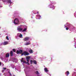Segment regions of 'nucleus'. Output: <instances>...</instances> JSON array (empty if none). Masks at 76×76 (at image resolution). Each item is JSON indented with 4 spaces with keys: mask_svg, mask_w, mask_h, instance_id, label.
Segmentation results:
<instances>
[{
    "mask_svg": "<svg viewBox=\"0 0 76 76\" xmlns=\"http://www.w3.org/2000/svg\"><path fill=\"white\" fill-rule=\"evenodd\" d=\"M66 30H68V29H69V28H68V27L66 28Z\"/></svg>",
    "mask_w": 76,
    "mask_h": 76,
    "instance_id": "c756f323",
    "label": "nucleus"
},
{
    "mask_svg": "<svg viewBox=\"0 0 76 76\" xmlns=\"http://www.w3.org/2000/svg\"><path fill=\"white\" fill-rule=\"evenodd\" d=\"M23 54H24V56H28V55H29V53H28V52L26 51H25L24 52V53H22L21 54V56H23Z\"/></svg>",
    "mask_w": 76,
    "mask_h": 76,
    "instance_id": "20e7f679",
    "label": "nucleus"
},
{
    "mask_svg": "<svg viewBox=\"0 0 76 76\" xmlns=\"http://www.w3.org/2000/svg\"><path fill=\"white\" fill-rule=\"evenodd\" d=\"M39 13H38V12H37V14H38Z\"/></svg>",
    "mask_w": 76,
    "mask_h": 76,
    "instance_id": "4c0bfd02",
    "label": "nucleus"
},
{
    "mask_svg": "<svg viewBox=\"0 0 76 76\" xmlns=\"http://www.w3.org/2000/svg\"><path fill=\"white\" fill-rule=\"evenodd\" d=\"M74 16L75 18H76V12L74 13Z\"/></svg>",
    "mask_w": 76,
    "mask_h": 76,
    "instance_id": "bb28decb",
    "label": "nucleus"
},
{
    "mask_svg": "<svg viewBox=\"0 0 76 76\" xmlns=\"http://www.w3.org/2000/svg\"><path fill=\"white\" fill-rule=\"evenodd\" d=\"M32 15H33L32 14Z\"/></svg>",
    "mask_w": 76,
    "mask_h": 76,
    "instance_id": "49530a36",
    "label": "nucleus"
},
{
    "mask_svg": "<svg viewBox=\"0 0 76 76\" xmlns=\"http://www.w3.org/2000/svg\"><path fill=\"white\" fill-rule=\"evenodd\" d=\"M22 29H23L22 28H21L18 27L17 28V30L18 31H19V32H21V31H22Z\"/></svg>",
    "mask_w": 76,
    "mask_h": 76,
    "instance_id": "f8f14e48",
    "label": "nucleus"
},
{
    "mask_svg": "<svg viewBox=\"0 0 76 76\" xmlns=\"http://www.w3.org/2000/svg\"><path fill=\"white\" fill-rule=\"evenodd\" d=\"M19 37L20 38H22V34L20 33H18L17 34V36H16V39H18V38H19Z\"/></svg>",
    "mask_w": 76,
    "mask_h": 76,
    "instance_id": "7ed1b4c3",
    "label": "nucleus"
},
{
    "mask_svg": "<svg viewBox=\"0 0 76 76\" xmlns=\"http://www.w3.org/2000/svg\"><path fill=\"white\" fill-rule=\"evenodd\" d=\"M50 7V8H51V9H54L55 8H54V7L53 5H52L51 4H50L49 5Z\"/></svg>",
    "mask_w": 76,
    "mask_h": 76,
    "instance_id": "ddd939ff",
    "label": "nucleus"
},
{
    "mask_svg": "<svg viewBox=\"0 0 76 76\" xmlns=\"http://www.w3.org/2000/svg\"><path fill=\"white\" fill-rule=\"evenodd\" d=\"M0 76H1V74L0 73Z\"/></svg>",
    "mask_w": 76,
    "mask_h": 76,
    "instance_id": "79ce46f5",
    "label": "nucleus"
},
{
    "mask_svg": "<svg viewBox=\"0 0 76 76\" xmlns=\"http://www.w3.org/2000/svg\"><path fill=\"white\" fill-rule=\"evenodd\" d=\"M2 1L4 3L6 2L8 3H10V4H12V3L11 1V0H2Z\"/></svg>",
    "mask_w": 76,
    "mask_h": 76,
    "instance_id": "f03ea898",
    "label": "nucleus"
},
{
    "mask_svg": "<svg viewBox=\"0 0 76 76\" xmlns=\"http://www.w3.org/2000/svg\"><path fill=\"white\" fill-rule=\"evenodd\" d=\"M26 63H28V61H27Z\"/></svg>",
    "mask_w": 76,
    "mask_h": 76,
    "instance_id": "e433bc0d",
    "label": "nucleus"
},
{
    "mask_svg": "<svg viewBox=\"0 0 76 76\" xmlns=\"http://www.w3.org/2000/svg\"><path fill=\"white\" fill-rule=\"evenodd\" d=\"M15 70H16V68H15Z\"/></svg>",
    "mask_w": 76,
    "mask_h": 76,
    "instance_id": "58836bf2",
    "label": "nucleus"
},
{
    "mask_svg": "<svg viewBox=\"0 0 76 76\" xmlns=\"http://www.w3.org/2000/svg\"><path fill=\"white\" fill-rule=\"evenodd\" d=\"M21 62L22 63H23V64L24 63H25L26 64H27V63H26L25 61H23V58H22L21 60Z\"/></svg>",
    "mask_w": 76,
    "mask_h": 76,
    "instance_id": "1a4fd4ad",
    "label": "nucleus"
},
{
    "mask_svg": "<svg viewBox=\"0 0 76 76\" xmlns=\"http://www.w3.org/2000/svg\"><path fill=\"white\" fill-rule=\"evenodd\" d=\"M74 39H75V38H74Z\"/></svg>",
    "mask_w": 76,
    "mask_h": 76,
    "instance_id": "de8ad7c7",
    "label": "nucleus"
},
{
    "mask_svg": "<svg viewBox=\"0 0 76 76\" xmlns=\"http://www.w3.org/2000/svg\"><path fill=\"white\" fill-rule=\"evenodd\" d=\"M19 21L18 18H15L14 21V23L15 25L19 24Z\"/></svg>",
    "mask_w": 76,
    "mask_h": 76,
    "instance_id": "f257e3e1",
    "label": "nucleus"
},
{
    "mask_svg": "<svg viewBox=\"0 0 76 76\" xmlns=\"http://www.w3.org/2000/svg\"><path fill=\"white\" fill-rule=\"evenodd\" d=\"M4 75H5V73H4Z\"/></svg>",
    "mask_w": 76,
    "mask_h": 76,
    "instance_id": "a18cd8bd",
    "label": "nucleus"
},
{
    "mask_svg": "<svg viewBox=\"0 0 76 76\" xmlns=\"http://www.w3.org/2000/svg\"><path fill=\"white\" fill-rule=\"evenodd\" d=\"M9 44V42L7 41H6L5 42H4L2 43L3 45H7Z\"/></svg>",
    "mask_w": 76,
    "mask_h": 76,
    "instance_id": "9d476101",
    "label": "nucleus"
},
{
    "mask_svg": "<svg viewBox=\"0 0 76 76\" xmlns=\"http://www.w3.org/2000/svg\"><path fill=\"white\" fill-rule=\"evenodd\" d=\"M64 28H66V25H64Z\"/></svg>",
    "mask_w": 76,
    "mask_h": 76,
    "instance_id": "72a5a7b5",
    "label": "nucleus"
},
{
    "mask_svg": "<svg viewBox=\"0 0 76 76\" xmlns=\"http://www.w3.org/2000/svg\"><path fill=\"white\" fill-rule=\"evenodd\" d=\"M0 7H2V6H1V4H0Z\"/></svg>",
    "mask_w": 76,
    "mask_h": 76,
    "instance_id": "7c9ffc66",
    "label": "nucleus"
},
{
    "mask_svg": "<svg viewBox=\"0 0 76 76\" xmlns=\"http://www.w3.org/2000/svg\"><path fill=\"white\" fill-rule=\"evenodd\" d=\"M6 38L7 39V40H9V37L7 36L6 37Z\"/></svg>",
    "mask_w": 76,
    "mask_h": 76,
    "instance_id": "a878e982",
    "label": "nucleus"
},
{
    "mask_svg": "<svg viewBox=\"0 0 76 76\" xmlns=\"http://www.w3.org/2000/svg\"><path fill=\"white\" fill-rule=\"evenodd\" d=\"M36 73L38 76H41V75H39V72H38V71H36Z\"/></svg>",
    "mask_w": 76,
    "mask_h": 76,
    "instance_id": "aec40b11",
    "label": "nucleus"
},
{
    "mask_svg": "<svg viewBox=\"0 0 76 76\" xmlns=\"http://www.w3.org/2000/svg\"><path fill=\"white\" fill-rule=\"evenodd\" d=\"M30 62H31V64H32V63H34V64H37V61L35 60H34V61L31 60L30 61Z\"/></svg>",
    "mask_w": 76,
    "mask_h": 76,
    "instance_id": "423d86ee",
    "label": "nucleus"
},
{
    "mask_svg": "<svg viewBox=\"0 0 76 76\" xmlns=\"http://www.w3.org/2000/svg\"><path fill=\"white\" fill-rule=\"evenodd\" d=\"M31 58L30 56H29L26 57V61H29V60L30 58Z\"/></svg>",
    "mask_w": 76,
    "mask_h": 76,
    "instance_id": "4468645a",
    "label": "nucleus"
},
{
    "mask_svg": "<svg viewBox=\"0 0 76 76\" xmlns=\"http://www.w3.org/2000/svg\"><path fill=\"white\" fill-rule=\"evenodd\" d=\"M4 70L3 69V70H2V73H4Z\"/></svg>",
    "mask_w": 76,
    "mask_h": 76,
    "instance_id": "c85d7f7f",
    "label": "nucleus"
},
{
    "mask_svg": "<svg viewBox=\"0 0 76 76\" xmlns=\"http://www.w3.org/2000/svg\"><path fill=\"white\" fill-rule=\"evenodd\" d=\"M44 71H45L46 72H48V70L46 68H44Z\"/></svg>",
    "mask_w": 76,
    "mask_h": 76,
    "instance_id": "6ab92c4d",
    "label": "nucleus"
},
{
    "mask_svg": "<svg viewBox=\"0 0 76 76\" xmlns=\"http://www.w3.org/2000/svg\"><path fill=\"white\" fill-rule=\"evenodd\" d=\"M76 74V72H73L72 74V76H74V75H75Z\"/></svg>",
    "mask_w": 76,
    "mask_h": 76,
    "instance_id": "393cba45",
    "label": "nucleus"
},
{
    "mask_svg": "<svg viewBox=\"0 0 76 76\" xmlns=\"http://www.w3.org/2000/svg\"><path fill=\"white\" fill-rule=\"evenodd\" d=\"M73 28L74 29H75V27H73Z\"/></svg>",
    "mask_w": 76,
    "mask_h": 76,
    "instance_id": "a19ab883",
    "label": "nucleus"
},
{
    "mask_svg": "<svg viewBox=\"0 0 76 76\" xmlns=\"http://www.w3.org/2000/svg\"><path fill=\"white\" fill-rule=\"evenodd\" d=\"M13 51H11L10 52V56H13Z\"/></svg>",
    "mask_w": 76,
    "mask_h": 76,
    "instance_id": "f3484780",
    "label": "nucleus"
},
{
    "mask_svg": "<svg viewBox=\"0 0 76 76\" xmlns=\"http://www.w3.org/2000/svg\"><path fill=\"white\" fill-rule=\"evenodd\" d=\"M30 45V43L29 42H27L25 44L26 45Z\"/></svg>",
    "mask_w": 76,
    "mask_h": 76,
    "instance_id": "5701e85b",
    "label": "nucleus"
},
{
    "mask_svg": "<svg viewBox=\"0 0 76 76\" xmlns=\"http://www.w3.org/2000/svg\"><path fill=\"white\" fill-rule=\"evenodd\" d=\"M39 17H41V16L40 15H38L36 16V18L37 19H40V18H39Z\"/></svg>",
    "mask_w": 76,
    "mask_h": 76,
    "instance_id": "9b49d317",
    "label": "nucleus"
},
{
    "mask_svg": "<svg viewBox=\"0 0 76 76\" xmlns=\"http://www.w3.org/2000/svg\"><path fill=\"white\" fill-rule=\"evenodd\" d=\"M75 45H74V46H75Z\"/></svg>",
    "mask_w": 76,
    "mask_h": 76,
    "instance_id": "09e8293b",
    "label": "nucleus"
},
{
    "mask_svg": "<svg viewBox=\"0 0 76 76\" xmlns=\"http://www.w3.org/2000/svg\"><path fill=\"white\" fill-rule=\"evenodd\" d=\"M3 69H4L5 70H6V68H4Z\"/></svg>",
    "mask_w": 76,
    "mask_h": 76,
    "instance_id": "2f4dec72",
    "label": "nucleus"
},
{
    "mask_svg": "<svg viewBox=\"0 0 76 76\" xmlns=\"http://www.w3.org/2000/svg\"><path fill=\"white\" fill-rule=\"evenodd\" d=\"M1 62H0V65H1Z\"/></svg>",
    "mask_w": 76,
    "mask_h": 76,
    "instance_id": "c9c22d12",
    "label": "nucleus"
},
{
    "mask_svg": "<svg viewBox=\"0 0 76 76\" xmlns=\"http://www.w3.org/2000/svg\"><path fill=\"white\" fill-rule=\"evenodd\" d=\"M10 56V54L9 53H8L6 55V57L7 58V57H9Z\"/></svg>",
    "mask_w": 76,
    "mask_h": 76,
    "instance_id": "dca6fc26",
    "label": "nucleus"
},
{
    "mask_svg": "<svg viewBox=\"0 0 76 76\" xmlns=\"http://www.w3.org/2000/svg\"><path fill=\"white\" fill-rule=\"evenodd\" d=\"M27 64L28 65L29 64V62H28V63H27Z\"/></svg>",
    "mask_w": 76,
    "mask_h": 76,
    "instance_id": "f704fd0d",
    "label": "nucleus"
},
{
    "mask_svg": "<svg viewBox=\"0 0 76 76\" xmlns=\"http://www.w3.org/2000/svg\"><path fill=\"white\" fill-rule=\"evenodd\" d=\"M26 30H27V28H25L24 29L22 30V32H25Z\"/></svg>",
    "mask_w": 76,
    "mask_h": 76,
    "instance_id": "a211bd4d",
    "label": "nucleus"
},
{
    "mask_svg": "<svg viewBox=\"0 0 76 76\" xmlns=\"http://www.w3.org/2000/svg\"><path fill=\"white\" fill-rule=\"evenodd\" d=\"M31 13H33L34 14H37V11L36 10H34L31 12Z\"/></svg>",
    "mask_w": 76,
    "mask_h": 76,
    "instance_id": "2eb2a0df",
    "label": "nucleus"
},
{
    "mask_svg": "<svg viewBox=\"0 0 76 76\" xmlns=\"http://www.w3.org/2000/svg\"><path fill=\"white\" fill-rule=\"evenodd\" d=\"M13 52H15V51H16V50H15V49H13Z\"/></svg>",
    "mask_w": 76,
    "mask_h": 76,
    "instance_id": "cd10ccee",
    "label": "nucleus"
},
{
    "mask_svg": "<svg viewBox=\"0 0 76 76\" xmlns=\"http://www.w3.org/2000/svg\"><path fill=\"white\" fill-rule=\"evenodd\" d=\"M70 73H69V71H67L66 72H65V74L66 75H67V76H68V75H69V74Z\"/></svg>",
    "mask_w": 76,
    "mask_h": 76,
    "instance_id": "412c9836",
    "label": "nucleus"
},
{
    "mask_svg": "<svg viewBox=\"0 0 76 76\" xmlns=\"http://www.w3.org/2000/svg\"><path fill=\"white\" fill-rule=\"evenodd\" d=\"M66 25L67 26H68L69 28H72V27H73L72 25L70 24V23H66Z\"/></svg>",
    "mask_w": 76,
    "mask_h": 76,
    "instance_id": "39448f33",
    "label": "nucleus"
},
{
    "mask_svg": "<svg viewBox=\"0 0 76 76\" xmlns=\"http://www.w3.org/2000/svg\"><path fill=\"white\" fill-rule=\"evenodd\" d=\"M11 67L13 69H14L15 68V66H14V65L13 64H12L11 65Z\"/></svg>",
    "mask_w": 76,
    "mask_h": 76,
    "instance_id": "4be33fe9",
    "label": "nucleus"
},
{
    "mask_svg": "<svg viewBox=\"0 0 76 76\" xmlns=\"http://www.w3.org/2000/svg\"><path fill=\"white\" fill-rule=\"evenodd\" d=\"M51 4H53V2H51Z\"/></svg>",
    "mask_w": 76,
    "mask_h": 76,
    "instance_id": "473e14b6",
    "label": "nucleus"
},
{
    "mask_svg": "<svg viewBox=\"0 0 76 76\" xmlns=\"http://www.w3.org/2000/svg\"><path fill=\"white\" fill-rule=\"evenodd\" d=\"M75 47V48H76V47Z\"/></svg>",
    "mask_w": 76,
    "mask_h": 76,
    "instance_id": "c03bdc74",
    "label": "nucleus"
},
{
    "mask_svg": "<svg viewBox=\"0 0 76 76\" xmlns=\"http://www.w3.org/2000/svg\"><path fill=\"white\" fill-rule=\"evenodd\" d=\"M0 29H1V27H0Z\"/></svg>",
    "mask_w": 76,
    "mask_h": 76,
    "instance_id": "37998d69",
    "label": "nucleus"
},
{
    "mask_svg": "<svg viewBox=\"0 0 76 76\" xmlns=\"http://www.w3.org/2000/svg\"><path fill=\"white\" fill-rule=\"evenodd\" d=\"M22 52H23V51L22 50H17V53L18 54H21V53H22Z\"/></svg>",
    "mask_w": 76,
    "mask_h": 76,
    "instance_id": "0eeeda50",
    "label": "nucleus"
},
{
    "mask_svg": "<svg viewBox=\"0 0 76 76\" xmlns=\"http://www.w3.org/2000/svg\"><path fill=\"white\" fill-rule=\"evenodd\" d=\"M29 52L30 53H33V51H32V49H31L29 51Z\"/></svg>",
    "mask_w": 76,
    "mask_h": 76,
    "instance_id": "b1692460",
    "label": "nucleus"
},
{
    "mask_svg": "<svg viewBox=\"0 0 76 76\" xmlns=\"http://www.w3.org/2000/svg\"><path fill=\"white\" fill-rule=\"evenodd\" d=\"M13 76H15V75H13Z\"/></svg>",
    "mask_w": 76,
    "mask_h": 76,
    "instance_id": "ea45409f",
    "label": "nucleus"
},
{
    "mask_svg": "<svg viewBox=\"0 0 76 76\" xmlns=\"http://www.w3.org/2000/svg\"><path fill=\"white\" fill-rule=\"evenodd\" d=\"M29 39H30V38L29 37H26L25 38L24 40L25 41H28Z\"/></svg>",
    "mask_w": 76,
    "mask_h": 76,
    "instance_id": "6e6552de",
    "label": "nucleus"
}]
</instances>
